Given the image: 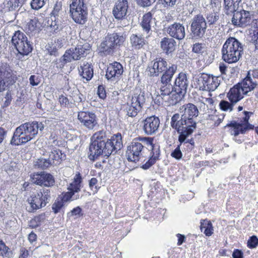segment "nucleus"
I'll use <instances>...</instances> for the list:
<instances>
[{"label": "nucleus", "instance_id": "obj_1", "mask_svg": "<svg viewBox=\"0 0 258 258\" xmlns=\"http://www.w3.org/2000/svg\"><path fill=\"white\" fill-rule=\"evenodd\" d=\"M199 111L192 103H187L179 108V113L171 118L170 125L179 134L178 141L183 143L197 127V117Z\"/></svg>", "mask_w": 258, "mask_h": 258}, {"label": "nucleus", "instance_id": "obj_2", "mask_svg": "<svg viewBox=\"0 0 258 258\" xmlns=\"http://www.w3.org/2000/svg\"><path fill=\"white\" fill-rule=\"evenodd\" d=\"M44 126L41 122L33 121L26 122L17 127L11 141L14 145L24 144L31 141L42 131Z\"/></svg>", "mask_w": 258, "mask_h": 258}, {"label": "nucleus", "instance_id": "obj_3", "mask_svg": "<svg viewBox=\"0 0 258 258\" xmlns=\"http://www.w3.org/2000/svg\"><path fill=\"white\" fill-rule=\"evenodd\" d=\"M177 69V66H172L162 74L160 79L162 85L159 95L163 100L172 105L175 104L179 98L177 94L174 92V86L170 83Z\"/></svg>", "mask_w": 258, "mask_h": 258}, {"label": "nucleus", "instance_id": "obj_4", "mask_svg": "<svg viewBox=\"0 0 258 258\" xmlns=\"http://www.w3.org/2000/svg\"><path fill=\"white\" fill-rule=\"evenodd\" d=\"M243 50L242 45L237 39L229 37L222 49V59L228 63L236 62L241 57Z\"/></svg>", "mask_w": 258, "mask_h": 258}, {"label": "nucleus", "instance_id": "obj_5", "mask_svg": "<svg viewBox=\"0 0 258 258\" xmlns=\"http://www.w3.org/2000/svg\"><path fill=\"white\" fill-rule=\"evenodd\" d=\"M152 23V15L151 12L145 14L140 25L142 29L141 35L132 34L130 37L131 43L136 49L143 47L146 42L144 37L148 38L152 34L153 31L151 29Z\"/></svg>", "mask_w": 258, "mask_h": 258}, {"label": "nucleus", "instance_id": "obj_6", "mask_svg": "<svg viewBox=\"0 0 258 258\" xmlns=\"http://www.w3.org/2000/svg\"><path fill=\"white\" fill-rule=\"evenodd\" d=\"M145 92L141 88H136L134 91L130 103H127L125 110L126 115L130 117H135L142 110L145 102Z\"/></svg>", "mask_w": 258, "mask_h": 258}, {"label": "nucleus", "instance_id": "obj_7", "mask_svg": "<svg viewBox=\"0 0 258 258\" xmlns=\"http://www.w3.org/2000/svg\"><path fill=\"white\" fill-rule=\"evenodd\" d=\"M50 190L42 188L39 191L32 195L28 201L30 207H28L29 212H34L38 209L45 207L50 200Z\"/></svg>", "mask_w": 258, "mask_h": 258}, {"label": "nucleus", "instance_id": "obj_8", "mask_svg": "<svg viewBox=\"0 0 258 258\" xmlns=\"http://www.w3.org/2000/svg\"><path fill=\"white\" fill-rule=\"evenodd\" d=\"M11 42L12 45L21 56L27 55L32 50V45L26 35L18 30L14 33Z\"/></svg>", "mask_w": 258, "mask_h": 258}, {"label": "nucleus", "instance_id": "obj_9", "mask_svg": "<svg viewBox=\"0 0 258 258\" xmlns=\"http://www.w3.org/2000/svg\"><path fill=\"white\" fill-rule=\"evenodd\" d=\"M70 12L76 23L83 25L87 21L88 10L84 0H72L70 5Z\"/></svg>", "mask_w": 258, "mask_h": 258}, {"label": "nucleus", "instance_id": "obj_10", "mask_svg": "<svg viewBox=\"0 0 258 258\" xmlns=\"http://www.w3.org/2000/svg\"><path fill=\"white\" fill-rule=\"evenodd\" d=\"M195 81V87L202 91H214L220 84L218 77L204 73L196 76Z\"/></svg>", "mask_w": 258, "mask_h": 258}, {"label": "nucleus", "instance_id": "obj_11", "mask_svg": "<svg viewBox=\"0 0 258 258\" xmlns=\"http://www.w3.org/2000/svg\"><path fill=\"white\" fill-rule=\"evenodd\" d=\"M125 40V36L121 33L113 32L108 33L105 40L101 43L100 46L103 52L110 54L117 47H120Z\"/></svg>", "mask_w": 258, "mask_h": 258}, {"label": "nucleus", "instance_id": "obj_12", "mask_svg": "<svg viewBox=\"0 0 258 258\" xmlns=\"http://www.w3.org/2000/svg\"><path fill=\"white\" fill-rule=\"evenodd\" d=\"M250 8H247V10L243 8L240 10L236 11L233 14L231 19L232 24L234 26L239 27H245L249 25L252 22H256L257 19H254V12L250 10Z\"/></svg>", "mask_w": 258, "mask_h": 258}, {"label": "nucleus", "instance_id": "obj_13", "mask_svg": "<svg viewBox=\"0 0 258 258\" xmlns=\"http://www.w3.org/2000/svg\"><path fill=\"white\" fill-rule=\"evenodd\" d=\"M16 79L10 66L7 62L0 63V92L5 90L7 86L13 85Z\"/></svg>", "mask_w": 258, "mask_h": 258}, {"label": "nucleus", "instance_id": "obj_14", "mask_svg": "<svg viewBox=\"0 0 258 258\" xmlns=\"http://www.w3.org/2000/svg\"><path fill=\"white\" fill-rule=\"evenodd\" d=\"M140 142L142 143L144 147L147 146L149 150H151L152 154L148 161L142 166L144 169H148L151 166L155 163L156 161L159 159L160 150L159 147L153 144V138L150 137H139L138 138Z\"/></svg>", "mask_w": 258, "mask_h": 258}, {"label": "nucleus", "instance_id": "obj_15", "mask_svg": "<svg viewBox=\"0 0 258 258\" xmlns=\"http://www.w3.org/2000/svg\"><path fill=\"white\" fill-rule=\"evenodd\" d=\"M207 28L205 18L202 15L195 16L190 22V34L192 38H202Z\"/></svg>", "mask_w": 258, "mask_h": 258}, {"label": "nucleus", "instance_id": "obj_16", "mask_svg": "<svg viewBox=\"0 0 258 258\" xmlns=\"http://www.w3.org/2000/svg\"><path fill=\"white\" fill-rule=\"evenodd\" d=\"M144 148L138 138L134 139L127 147L126 156L129 161L137 162L143 157Z\"/></svg>", "mask_w": 258, "mask_h": 258}, {"label": "nucleus", "instance_id": "obj_17", "mask_svg": "<svg viewBox=\"0 0 258 258\" xmlns=\"http://www.w3.org/2000/svg\"><path fill=\"white\" fill-rule=\"evenodd\" d=\"M172 66H176L172 64L171 66H167L166 61L161 58H156L152 61L149 64L147 70L149 72V75L151 77L158 76L161 73L164 74Z\"/></svg>", "mask_w": 258, "mask_h": 258}, {"label": "nucleus", "instance_id": "obj_18", "mask_svg": "<svg viewBox=\"0 0 258 258\" xmlns=\"http://www.w3.org/2000/svg\"><path fill=\"white\" fill-rule=\"evenodd\" d=\"M110 151L107 147L106 142H92L89 147V158L94 160L101 155L108 157L111 154V152H109Z\"/></svg>", "mask_w": 258, "mask_h": 258}, {"label": "nucleus", "instance_id": "obj_19", "mask_svg": "<svg viewBox=\"0 0 258 258\" xmlns=\"http://www.w3.org/2000/svg\"><path fill=\"white\" fill-rule=\"evenodd\" d=\"M31 181L33 183L47 187H51L55 183L53 176L45 172L36 173L31 175Z\"/></svg>", "mask_w": 258, "mask_h": 258}, {"label": "nucleus", "instance_id": "obj_20", "mask_svg": "<svg viewBox=\"0 0 258 258\" xmlns=\"http://www.w3.org/2000/svg\"><path fill=\"white\" fill-rule=\"evenodd\" d=\"M189 81L187 78V74L184 72H180L175 78L174 83V92L178 96H183L187 92L189 86Z\"/></svg>", "mask_w": 258, "mask_h": 258}, {"label": "nucleus", "instance_id": "obj_21", "mask_svg": "<svg viewBox=\"0 0 258 258\" xmlns=\"http://www.w3.org/2000/svg\"><path fill=\"white\" fill-rule=\"evenodd\" d=\"M160 124V121L158 117H148L142 121L143 130L146 135L151 136L158 132Z\"/></svg>", "mask_w": 258, "mask_h": 258}, {"label": "nucleus", "instance_id": "obj_22", "mask_svg": "<svg viewBox=\"0 0 258 258\" xmlns=\"http://www.w3.org/2000/svg\"><path fill=\"white\" fill-rule=\"evenodd\" d=\"M166 32L173 38L180 40L184 38L185 36V27L182 24L174 22L165 28Z\"/></svg>", "mask_w": 258, "mask_h": 258}, {"label": "nucleus", "instance_id": "obj_23", "mask_svg": "<svg viewBox=\"0 0 258 258\" xmlns=\"http://www.w3.org/2000/svg\"><path fill=\"white\" fill-rule=\"evenodd\" d=\"M78 118L82 125L89 130H93L97 124L96 115L92 112H79Z\"/></svg>", "mask_w": 258, "mask_h": 258}, {"label": "nucleus", "instance_id": "obj_24", "mask_svg": "<svg viewBox=\"0 0 258 258\" xmlns=\"http://www.w3.org/2000/svg\"><path fill=\"white\" fill-rule=\"evenodd\" d=\"M90 46L88 44L78 45L75 47H72L67 50L66 52L69 57L72 60H80L82 57H85L89 51Z\"/></svg>", "mask_w": 258, "mask_h": 258}, {"label": "nucleus", "instance_id": "obj_25", "mask_svg": "<svg viewBox=\"0 0 258 258\" xmlns=\"http://www.w3.org/2000/svg\"><path fill=\"white\" fill-rule=\"evenodd\" d=\"M123 72L122 66L119 62L115 61L108 66L105 76L107 80L114 81L119 79Z\"/></svg>", "mask_w": 258, "mask_h": 258}, {"label": "nucleus", "instance_id": "obj_26", "mask_svg": "<svg viewBox=\"0 0 258 258\" xmlns=\"http://www.w3.org/2000/svg\"><path fill=\"white\" fill-rule=\"evenodd\" d=\"M237 85L243 91V93L247 95L248 93L251 92L255 88L257 82L251 77V72H248L247 76L241 82L237 84Z\"/></svg>", "mask_w": 258, "mask_h": 258}, {"label": "nucleus", "instance_id": "obj_27", "mask_svg": "<svg viewBox=\"0 0 258 258\" xmlns=\"http://www.w3.org/2000/svg\"><path fill=\"white\" fill-rule=\"evenodd\" d=\"M128 2L127 0H118L113 9V14L116 19H120L125 17L127 9Z\"/></svg>", "mask_w": 258, "mask_h": 258}, {"label": "nucleus", "instance_id": "obj_28", "mask_svg": "<svg viewBox=\"0 0 258 258\" xmlns=\"http://www.w3.org/2000/svg\"><path fill=\"white\" fill-rule=\"evenodd\" d=\"M122 137L120 134H117L112 136L110 140H108L107 147L109 148L111 154H115L117 151L122 147Z\"/></svg>", "mask_w": 258, "mask_h": 258}, {"label": "nucleus", "instance_id": "obj_29", "mask_svg": "<svg viewBox=\"0 0 258 258\" xmlns=\"http://www.w3.org/2000/svg\"><path fill=\"white\" fill-rule=\"evenodd\" d=\"M242 92L241 89L236 84L230 89L227 97L231 102L236 104L243 98L244 95H245Z\"/></svg>", "mask_w": 258, "mask_h": 258}, {"label": "nucleus", "instance_id": "obj_30", "mask_svg": "<svg viewBox=\"0 0 258 258\" xmlns=\"http://www.w3.org/2000/svg\"><path fill=\"white\" fill-rule=\"evenodd\" d=\"M160 47L166 54H169L175 49L176 42L172 37H164L160 41Z\"/></svg>", "mask_w": 258, "mask_h": 258}, {"label": "nucleus", "instance_id": "obj_31", "mask_svg": "<svg viewBox=\"0 0 258 258\" xmlns=\"http://www.w3.org/2000/svg\"><path fill=\"white\" fill-rule=\"evenodd\" d=\"M81 76L86 81L90 80L93 76V69L91 64L88 62H84L78 68Z\"/></svg>", "mask_w": 258, "mask_h": 258}, {"label": "nucleus", "instance_id": "obj_32", "mask_svg": "<svg viewBox=\"0 0 258 258\" xmlns=\"http://www.w3.org/2000/svg\"><path fill=\"white\" fill-rule=\"evenodd\" d=\"M241 0H223V8L225 13L228 15L233 14L238 10Z\"/></svg>", "mask_w": 258, "mask_h": 258}, {"label": "nucleus", "instance_id": "obj_33", "mask_svg": "<svg viewBox=\"0 0 258 258\" xmlns=\"http://www.w3.org/2000/svg\"><path fill=\"white\" fill-rule=\"evenodd\" d=\"M225 127H230L229 132L231 135L234 136H238L240 133L244 134L246 130L245 125L243 126L242 124L236 122H232L227 124Z\"/></svg>", "mask_w": 258, "mask_h": 258}, {"label": "nucleus", "instance_id": "obj_34", "mask_svg": "<svg viewBox=\"0 0 258 258\" xmlns=\"http://www.w3.org/2000/svg\"><path fill=\"white\" fill-rule=\"evenodd\" d=\"M82 180L80 174L79 173L76 174L74 178L73 181L68 186V189L75 193L79 192L81 186Z\"/></svg>", "mask_w": 258, "mask_h": 258}, {"label": "nucleus", "instance_id": "obj_35", "mask_svg": "<svg viewBox=\"0 0 258 258\" xmlns=\"http://www.w3.org/2000/svg\"><path fill=\"white\" fill-rule=\"evenodd\" d=\"M65 157V155H63L62 157V154L58 149H53L49 154V158L52 164H56V161L59 162V160H62L63 157Z\"/></svg>", "mask_w": 258, "mask_h": 258}, {"label": "nucleus", "instance_id": "obj_36", "mask_svg": "<svg viewBox=\"0 0 258 258\" xmlns=\"http://www.w3.org/2000/svg\"><path fill=\"white\" fill-rule=\"evenodd\" d=\"M39 25L38 19L34 18L27 22L25 27V31L27 33H33L36 31L37 28L39 27Z\"/></svg>", "mask_w": 258, "mask_h": 258}, {"label": "nucleus", "instance_id": "obj_37", "mask_svg": "<svg viewBox=\"0 0 258 258\" xmlns=\"http://www.w3.org/2000/svg\"><path fill=\"white\" fill-rule=\"evenodd\" d=\"M52 165V163L49 159L44 158H40L34 162V166L36 168L45 169Z\"/></svg>", "mask_w": 258, "mask_h": 258}, {"label": "nucleus", "instance_id": "obj_38", "mask_svg": "<svg viewBox=\"0 0 258 258\" xmlns=\"http://www.w3.org/2000/svg\"><path fill=\"white\" fill-rule=\"evenodd\" d=\"M92 142H106L108 143V139L107 138L106 133L103 131H100L95 133L92 138Z\"/></svg>", "mask_w": 258, "mask_h": 258}, {"label": "nucleus", "instance_id": "obj_39", "mask_svg": "<svg viewBox=\"0 0 258 258\" xmlns=\"http://www.w3.org/2000/svg\"><path fill=\"white\" fill-rule=\"evenodd\" d=\"M71 61L68 54L65 52L64 54L58 60L55 61V65L56 68L61 69L64 67L66 63Z\"/></svg>", "mask_w": 258, "mask_h": 258}, {"label": "nucleus", "instance_id": "obj_40", "mask_svg": "<svg viewBox=\"0 0 258 258\" xmlns=\"http://www.w3.org/2000/svg\"><path fill=\"white\" fill-rule=\"evenodd\" d=\"M235 104H233L232 102L224 100H222L220 102L219 107L220 108L224 111H231L233 110V106Z\"/></svg>", "mask_w": 258, "mask_h": 258}, {"label": "nucleus", "instance_id": "obj_41", "mask_svg": "<svg viewBox=\"0 0 258 258\" xmlns=\"http://www.w3.org/2000/svg\"><path fill=\"white\" fill-rule=\"evenodd\" d=\"M79 198L78 195H75V193L72 191L69 190V191L64 193L61 200L64 202H67L71 200H77Z\"/></svg>", "mask_w": 258, "mask_h": 258}, {"label": "nucleus", "instance_id": "obj_42", "mask_svg": "<svg viewBox=\"0 0 258 258\" xmlns=\"http://www.w3.org/2000/svg\"><path fill=\"white\" fill-rule=\"evenodd\" d=\"M46 0H32L31 2V7L35 10H38L42 8L46 3Z\"/></svg>", "mask_w": 258, "mask_h": 258}, {"label": "nucleus", "instance_id": "obj_43", "mask_svg": "<svg viewBox=\"0 0 258 258\" xmlns=\"http://www.w3.org/2000/svg\"><path fill=\"white\" fill-rule=\"evenodd\" d=\"M219 19V15L217 12H212L208 14L207 20L209 25L215 24Z\"/></svg>", "mask_w": 258, "mask_h": 258}, {"label": "nucleus", "instance_id": "obj_44", "mask_svg": "<svg viewBox=\"0 0 258 258\" xmlns=\"http://www.w3.org/2000/svg\"><path fill=\"white\" fill-rule=\"evenodd\" d=\"M8 248L6 246L5 244L0 240V258H8Z\"/></svg>", "mask_w": 258, "mask_h": 258}, {"label": "nucleus", "instance_id": "obj_45", "mask_svg": "<svg viewBox=\"0 0 258 258\" xmlns=\"http://www.w3.org/2000/svg\"><path fill=\"white\" fill-rule=\"evenodd\" d=\"M205 49L204 44L196 43L193 45L192 51L196 53L202 54L204 52Z\"/></svg>", "mask_w": 258, "mask_h": 258}, {"label": "nucleus", "instance_id": "obj_46", "mask_svg": "<svg viewBox=\"0 0 258 258\" xmlns=\"http://www.w3.org/2000/svg\"><path fill=\"white\" fill-rule=\"evenodd\" d=\"M182 143L180 142V144L175 148V149L171 153V156L177 160L181 159L182 156V152L180 150V146Z\"/></svg>", "mask_w": 258, "mask_h": 258}, {"label": "nucleus", "instance_id": "obj_47", "mask_svg": "<svg viewBox=\"0 0 258 258\" xmlns=\"http://www.w3.org/2000/svg\"><path fill=\"white\" fill-rule=\"evenodd\" d=\"M258 245V238L255 235L250 237L247 241V246L250 248H255Z\"/></svg>", "mask_w": 258, "mask_h": 258}, {"label": "nucleus", "instance_id": "obj_48", "mask_svg": "<svg viewBox=\"0 0 258 258\" xmlns=\"http://www.w3.org/2000/svg\"><path fill=\"white\" fill-rule=\"evenodd\" d=\"M164 7L174 8L178 0H159Z\"/></svg>", "mask_w": 258, "mask_h": 258}, {"label": "nucleus", "instance_id": "obj_49", "mask_svg": "<svg viewBox=\"0 0 258 258\" xmlns=\"http://www.w3.org/2000/svg\"><path fill=\"white\" fill-rule=\"evenodd\" d=\"M64 202L61 200L60 201H55V202L53 204L52 207V209L55 213H57L62 208L63 206Z\"/></svg>", "mask_w": 258, "mask_h": 258}, {"label": "nucleus", "instance_id": "obj_50", "mask_svg": "<svg viewBox=\"0 0 258 258\" xmlns=\"http://www.w3.org/2000/svg\"><path fill=\"white\" fill-rule=\"evenodd\" d=\"M51 23L50 26L51 28H53L54 31L58 30L60 28V22L56 21V17L51 16Z\"/></svg>", "mask_w": 258, "mask_h": 258}, {"label": "nucleus", "instance_id": "obj_51", "mask_svg": "<svg viewBox=\"0 0 258 258\" xmlns=\"http://www.w3.org/2000/svg\"><path fill=\"white\" fill-rule=\"evenodd\" d=\"M256 27L257 30L254 31V34L252 36V41L255 46V49H258V20H256Z\"/></svg>", "mask_w": 258, "mask_h": 258}, {"label": "nucleus", "instance_id": "obj_52", "mask_svg": "<svg viewBox=\"0 0 258 258\" xmlns=\"http://www.w3.org/2000/svg\"><path fill=\"white\" fill-rule=\"evenodd\" d=\"M62 5L60 2H57L55 5L53 10L51 13V16H57L59 12L61 10Z\"/></svg>", "mask_w": 258, "mask_h": 258}, {"label": "nucleus", "instance_id": "obj_53", "mask_svg": "<svg viewBox=\"0 0 258 258\" xmlns=\"http://www.w3.org/2000/svg\"><path fill=\"white\" fill-rule=\"evenodd\" d=\"M97 182V179L94 177L92 178L89 181V186L94 193L98 191Z\"/></svg>", "mask_w": 258, "mask_h": 258}, {"label": "nucleus", "instance_id": "obj_54", "mask_svg": "<svg viewBox=\"0 0 258 258\" xmlns=\"http://www.w3.org/2000/svg\"><path fill=\"white\" fill-rule=\"evenodd\" d=\"M57 48L56 46H54L52 45L50 46V45H48L47 47V50L48 51V53L50 55L56 56L58 54Z\"/></svg>", "mask_w": 258, "mask_h": 258}, {"label": "nucleus", "instance_id": "obj_55", "mask_svg": "<svg viewBox=\"0 0 258 258\" xmlns=\"http://www.w3.org/2000/svg\"><path fill=\"white\" fill-rule=\"evenodd\" d=\"M156 0H137L139 5L143 7H149L155 3Z\"/></svg>", "mask_w": 258, "mask_h": 258}, {"label": "nucleus", "instance_id": "obj_56", "mask_svg": "<svg viewBox=\"0 0 258 258\" xmlns=\"http://www.w3.org/2000/svg\"><path fill=\"white\" fill-rule=\"evenodd\" d=\"M244 117L243 118V123H241L243 126H246V130L248 128L249 126V123H248V120L249 119L250 115L252 114V113L251 112H248L245 111L244 112Z\"/></svg>", "mask_w": 258, "mask_h": 258}, {"label": "nucleus", "instance_id": "obj_57", "mask_svg": "<svg viewBox=\"0 0 258 258\" xmlns=\"http://www.w3.org/2000/svg\"><path fill=\"white\" fill-rule=\"evenodd\" d=\"M222 0H210V5L214 9L219 10L221 8V3Z\"/></svg>", "mask_w": 258, "mask_h": 258}, {"label": "nucleus", "instance_id": "obj_58", "mask_svg": "<svg viewBox=\"0 0 258 258\" xmlns=\"http://www.w3.org/2000/svg\"><path fill=\"white\" fill-rule=\"evenodd\" d=\"M30 83L32 86H37L40 83V79L38 76L31 75L29 78Z\"/></svg>", "mask_w": 258, "mask_h": 258}, {"label": "nucleus", "instance_id": "obj_59", "mask_svg": "<svg viewBox=\"0 0 258 258\" xmlns=\"http://www.w3.org/2000/svg\"><path fill=\"white\" fill-rule=\"evenodd\" d=\"M98 95L101 99H104L106 97V93L103 86L100 85L98 87Z\"/></svg>", "mask_w": 258, "mask_h": 258}, {"label": "nucleus", "instance_id": "obj_60", "mask_svg": "<svg viewBox=\"0 0 258 258\" xmlns=\"http://www.w3.org/2000/svg\"><path fill=\"white\" fill-rule=\"evenodd\" d=\"M82 211V209L80 207H77L74 209H73L70 213V216H79L80 214Z\"/></svg>", "mask_w": 258, "mask_h": 258}, {"label": "nucleus", "instance_id": "obj_61", "mask_svg": "<svg viewBox=\"0 0 258 258\" xmlns=\"http://www.w3.org/2000/svg\"><path fill=\"white\" fill-rule=\"evenodd\" d=\"M213 231V229L211 223L209 226H208L207 227H206V229H205V230H203V232L206 234V235L209 236L212 234Z\"/></svg>", "mask_w": 258, "mask_h": 258}, {"label": "nucleus", "instance_id": "obj_62", "mask_svg": "<svg viewBox=\"0 0 258 258\" xmlns=\"http://www.w3.org/2000/svg\"><path fill=\"white\" fill-rule=\"evenodd\" d=\"M224 118V116H222V117H217V116L212 115L211 117V119L215 120V125L216 126H218L223 120Z\"/></svg>", "mask_w": 258, "mask_h": 258}, {"label": "nucleus", "instance_id": "obj_63", "mask_svg": "<svg viewBox=\"0 0 258 258\" xmlns=\"http://www.w3.org/2000/svg\"><path fill=\"white\" fill-rule=\"evenodd\" d=\"M211 224V222L206 220H202L201 222V230L202 231L206 229V227H207L208 226H209Z\"/></svg>", "mask_w": 258, "mask_h": 258}, {"label": "nucleus", "instance_id": "obj_64", "mask_svg": "<svg viewBox=\"0 0 258 258\" xmlns=\"http://www.w3.org/2000/svg\"><path fill=\"white\" fill-rule=\"evenodd\" d=\"M233 258H242L243 253L241 251L238 249H235L232 254Z\"/></svg>", "mask_w": 258, "mask_h": 258}]
</instances>
